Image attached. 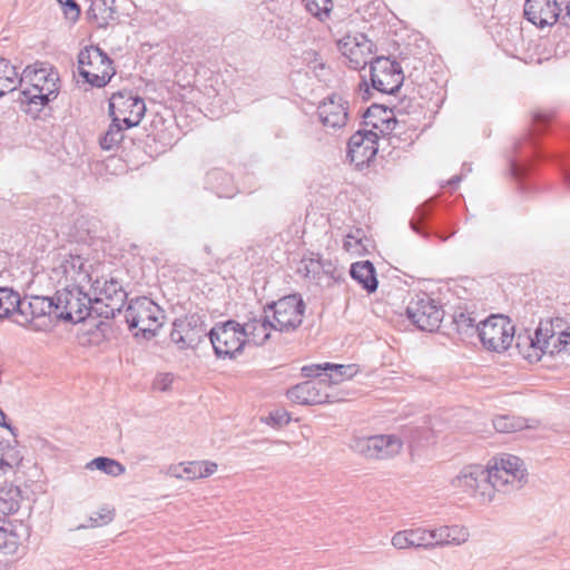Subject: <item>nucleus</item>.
I'll return each instance as SVG.
<instances>
[{
    "mask_svg": "<svg viewBox=\"0 0 570 570\" xmlns=\"http://www.w3.org/2000/svg\"><path fill=\"white\" fill-rule=\"evenodd\" d=\"M106 266L99 262L85 258L79 254L60 255L50 271L49 277L62 287L90 289L94 277L102 276Z\"/></svg>",
    "mask_w": 570,
    "mask_h": 570,
    "instance_id": "1",
    "label": "nucleus"
},
{
    "mask_svg": "<svg viewBox=\"0 0 570 570\" xmlns=\"http://www.w3.org/2000/svg\"><path fill=\"white\" fill-rule=\"evenodd\" d=\"M59 81V73L51 65L36 62L33 66H28L19 78V83H28V87L20 94L21 104L35 105L40 108L47 106L57 98Z\"/></svg>",
    "mask_w": 570,
    "mask_h": 570,
    "instance_id": "2",
    "label": "nucleus"
},
{
    "mask_svg": "<svg viewBox=\"0 0 570 570\" xmlns=\"http://www.w3.org/2000/svg\"><path fill=\"white\" fill-rule=\"evenodd\" d=\"M125 321L135 336L151 338L164 323V311L148 297L131 299L122 309Z\"/></svg>",
    "mask_w": 570,
    "mask_h": 570,
    "instance_id": "3",
    "label": "nucleus"
},
{
    "mask_svg": "<svg viewBox=\"0 0 570 570\" xmlns=\"http://www.w3.org/2000/svg\"><path fill=\"white\" fill-rule=\"evenodd\" d=\"M455 493L465 494L482 504L493 501V485L489 481L487 469L480 464L465 465L451 479Z\"/></svg>",
    "mask_w": 570,
    "mask_h": 570,
    "instance_id": "4",
    "label": "nucleus"
},
{
    "mask_svg": "<svg viewBox=\"0 0 570 570\" xmlns=\"http://www.w3.org/2000/svg\"><path fill=\"white\" fill-rule=\"evenodd\" d=\"M79 75L91 86L105 87L115 76L112 60L97 46H87L78 53Z\"/></svg>",
    "mask_w": 570,
    "mask_h": 570,
    "instance_id": "5",
    "label": "nucleus"
},
{
    "mask_svg": "<svg viewBox=\"0 0 570 570\" xmlns=\"http://www.w3.org/2000/svg\"><path fill=\"white\" fill-rule=\"evenodd\" d=\"M90 285L88 295L91 296L92 303L105 305V309L99 311L100 315L114 318L116 314H122L127 293L117 278L107 277L102 269V276L94 277Z\"/></svg>",
    "mask_w": 570,
    "mask_h": 570,
    "instance_id": "6",
    "label": "nucleus"
},
{
    "mask_svg": "<svg viewBox=\"0 0 570 570\" xmlns=\"http://www.w3.org/2000/svg\"><path fill=\"white\" fill-rule=\"evenodd\" d=\"M485 469L493 485V497L497 491L510 492L520 489L525 479L523 462L515 455L504 454Z\"/></svg>",
    "mask_w": 570,
    "mask_h": 570,
    "instance_id": "7",
    "label": "nucleus"
},
{
    "mask_svg": "<svg viewBox=\"0 0 570 570\" xmlns=\"http://www.w3.org/2000/svg\"><path fill=\"white\" fill-rule=\"evenodd\" d=\"M89 291L79 287H62L53 298L55 315L72 323H79L89 315L92 303Z\"/></svg>",
    "mask_w": 570,
    "mask_h": 570,
    "instance_id": "8",
    "label": "nucleus"
},
{
    "mask_svg": "<svg viewBox=\"0 0 570 570\" xmlns=\"http://www.w3.org/2000/svg\"><path fill=\"white\" fill-rule=\"evenodd\" d=\"M52 314H55L53 298L45 296H32L29 299L20 298L14 323L42 332L52 326Z\"/></svg>",
    "mask_w": 570,
    "mask_h": 570,
    "instance_id": "9",
    "label": "nucleus"
},
{
    "mask_svg": "<svg viewBox=\"0 0 570 570\" xmlns=\"http://www.w3.org/2000/svg\"><path fill=\"white\" fill-rule=\"evenodd\" d=\"M485 348L494 352L508 350L514 338V325L504 315H491L476 326Z\"/></svg>",
    "mask_w": 570,
    "mask_h": 570,
    "instance_id": "10",
    "label": "nucleus"
},
{
    "mask_svg": "<svg viewBox=\"0 0 570 570\" xmlns=\"http://www.w3.org/2000/svg\"><path fill=\"white\" fill-rule=\"evenodd\" d=\"M209 340L214 352L219 358H234L243 352L246 344L240 324L235 321H227L213 327Z\"/></svg>",
    "mask_w": 570,
    "mask_h": 570,
    "instance_id": "11",
    "label": "nucleus"
},
{
    "mask_svg": "<svg viewBox=\"0 0 570 570\" xmlns=\"http://www.w3.org/2000/svg\"><path fill=\"white\" fill-rule=\"evenodd\" d=\"M266 309L275 331L289 332L302 324L305 305L298 295L293 294L274 302Z\"/></svg>",
    "mask_w": 570,
    "mask_h": 570,
    "instance_id": "12",
    "label": "nucleus"
},
{
    "mask_svg": "<svg viewBox=\"0 0 570 570\" xmlns=\"http://www.w3.org/2000/svg\"><path fill=\"white\" fill-rule=\"evenodd\" d=\"M407 318L420 330L433 332L439 328L444 312L428 294L415 295L406 307Z\"/></svg>",
    "mask_w": 570,
    "mask_h": 570,
    "instance_id": "13",
    "label": "nucleus"
},
{
    "mask_svg": "<svg viewBox=\"0 0 570 570\" xmlns=\"http://www.w3.org/2000/svg\"><path fill=\"white\" fill-rule=\"evenodd\" d=\"M370 79L373 89L391 95L400 89L404 76L399 62L386 57H377L371 61Z\"/></svg>",
    "mask_w": 570,
    "mask_h": 570,
    "instance_id": "14",
    "label": "nucleus"
},
{
    "mask_svg": "<svg viewBox=\"0 0 570 570\" xmlns=\"http://www.w3.org/2000/svg\"><path fill=\"white\" fill-rule=\"evenodd\" d=\"M109 110L114 121H122L127 128L137 126L146 111L145 101L131 91L112 94Z\"/></svg>",
    "mask_w": 570,
    "mask_h": 570,
    "instance_id": "15",
    "label": "nucleus"
},
{
    "mask_svg": "<svg viewBox=\"0 0 570 570\" xmlns=\"http://www.w3.org/2000/svg\"><path fill=\"white\" fill-rule=\"evenodd\" d=\"M297 273L305 279L324 286H331L342 278L335 263L316 253H309L301 259Z\"/></svg>",
    "mask_w": 570,
    "mask_h": 570,
    "instance_id": "16",
    "label": "nucleus"
},
{
    "mask_svg": "<svg viewBox=\"0 0 570 570\" xmlns=\"http://www.w3.org/2000/svg\"><path fill=\"white\" fill-rule=\"evenodd\" d=\"M206 335L203 317L190 314L174 321L170 340L179 350H187L195 348Z\"/></svg>",
    "mask_w": 570,
    "mask_h": 570,
    "instance_id": "17",
    "label": "nucleus"
},
{
    "mask_svg": "<svg viewBox=\"0 0 570 570\" xmlns=\"http://www.w3.org/2000/svg\"><path fill=\"white\" fill-rule=\"evenodd\" d=\"M337 46L352 69H363L374 60V43L364 33L347 35L338 40Z\"/></svg>",
    "mask_w": 570,
    "mask_h": 570,
    "instance_id": "18",
    "label": "nucleus"
},
{
    "mask_svg": "<svg viewBox=\"0 0 570 570\" xmlns=\"http://www.w3.org/2000/svg\"><path fill=\"white\" fill-rule=\"evenodd\" d=\"M327 390L326 380L306 381L289 389L287 397L303 405L330 403L332 400Z\"/></svg>",
    "mask_w": 570,
    "mask_h": 570,
    "instance_id": "19",
    "label": "nucleus"
},
{
    "mask_svg": "<svg viewBox=\"0 0 570 570\" xmlns=\"http://www.w3.org/2000/svg\"><path fill=\"white\" fill-rule=\"evenodd\" d=\"M379 135L375 131H357L348 140L347 155L352 163L362 166L370 161L377 153L376 139Z\"/></svg>",
    "mask_w": 570,
    "mask_h": 570,
    "instance_id": "20",
    "label": "nucleus"
},
{
    "mask_svg": "<svg viewBox=\"0 0 570 570\" xmlns=\"http://www.w3.org/2000/svg\"><path fill=\"white\" fill-rule=\"evenodd\" d=\"M560 12L557 0H527L524 3L525 19L540 28L556 23Z\"/></svg>",
    "mask_w": 570,
    "mask_h": 570,
    "instance_id": "21",
    "label": "nucleus"
},
{
    "mask_svg": "<svg viewBox=\"0 0 570 570\" xmlns=\"http://www.w3.org/2000/svg\"><path fill=\"white\" fill-rule=\"evenodd\" d=\"M217 468V463L213 461H188L169 465L166 474L177 480L194 481L213 475Z\"/></svg>",
    "mask_w": 570,
    "mask_h": 570,
    "instance_id": "22",
    "label": "nucleus"
},
{
    "mask_svg": "<svg viewBox=\"0 0 570 570\" xmlns=\"http://www.w3.org/2000/svg\"><path fill=\"white\" fill-rule=\"evenodd\" d=\"M318 118L323 126L337 129L346 125L347 102L340 96L333 95L318 106Z\"/></svg>",
    "mask_w": 570,
    "mask_h": 570,
    "instance_id": "23",
    "label": "nucleus"
},
{
    "mask_svg": "<svg viewBox=\"0 0 570 570\" xmlns=\"http://www.w3.org/2000/svg\"><path fill=\"white\" fill-rule=\"evenodd\" d=\"M240 330L246 342H253L256 345L264 344L269 338L272 330H274L268 311H264V316L252 318L240 325Z\"/></svg>",
    "mask_w": 570,
    "mask_h": 570,
    "instance_id": "24",
    "label": "nucleus"
},
{
    "mask_svg": "<svg viewBox=\"0 0 570 570\" xmlns=\"http://www.w3.org/2000/svg\"><path fill=\"white\" fill-rule=\"evenodd\" d=\"M425 528L417 527L395 532L392 535L391 544L397 550L423 549L426 550Z\"/></svg>",
    "mask_w": 570,
    "mask_h": 570,
    "instance_id": "25",
    "label": "nucleus"
},
{
    "mask_svg": "<svg viewBox=\"0 0 570 570\" xmlns=\"http://www.w3.org/2000/svg\"><path fill=\"white\" fill-rule=\"evenodd\" d=\"M366 125L380 131L381 135H389L396 127V119L393 111L379 105L370 107L364 115Z\"/></svg>",
    "mask_w": 570,
    "mask_h": 570,
    "instance_id": "26",
    "label": "nucleus"
},
{
    "mask_svg": "<svg viewBox=\"0 0 570 570\" xmlns=\"http://www.w3.org/2000/svg\"><path fill=\"white\" fill-rule=\"evenodd\" d=\"M351 276L363 286L368 293L377 288L375 268L368 261L356 262L351 266Z\"/></svg>",
    "mask_w": 570,
    "mask_h": 570,
    "instance_id": "27",
    "label": "nucleus"
},
{
    "mask_svg": "<svg viewBox=\"0 0 570 570\" xmlns=\"http://www.w3.org/2000/svg\"><path fill=\"white\" fill-rule=\"evenodd\" d=\"M21 525H17L12 522H6L0 525V552L7 556H13L18 552L21 544V535L19 529Z\"/></svg>",
    "mask_w": 570,
    "mask_h": 570,
    "instance_id": "28",
    "label": "nucleus"
},
{
    "mask_svg": "<svg viewBox=\"0 0 570 570\" xmlns=\"http://www.w3.org/2000/svg\"><path fill=\"white\" fill-rule=\"evenodd\" d=\"M375 459L384 460L397 455L403 446L402 440L394 434L374 435Z\"/></svg>",
    "mask_w": 570,
    "mask_h": 570,
    "instance_id": "29",
    "label": "nucleus"
},
{
    "mask_svg": "<svg viewBox=\"0 0 570 570\" xmlns=\"http://www.w3.org/2000/svg\"><path fill=\"white\" fill-rule=\"evenodd\" d=\"M327 372L325 373L326 383L328 389L331 385H336L345 380L354 377L358 373V366L356 364H333L326 363Z\"/></svg>",
    "mask_w": 570,
    "mask_h": 570,
    "instance_id": "30",
    "label": "nucleus"
},
{
    "mask_svg": "<svg viewBox=\"0 0 570 570\" xmlns=\"http://www.w3.org/2000/svg\"><path fill=\"white\" fill-rule=\"evenodd\" d=\"M556 333L552 321H541L534 332V336L528 337L530 346L546 354Z\"/></svg>",
    "mask_w": 570,
    "mask_h": 570,
    "instance_id": "31",
    "label": "nucleus"
},
{
    "mask_svg": "<svg viewBox=\"0 0 570 570\" xmlns=\"http://www.w3.org/2000/svg\"><path fill=\"white\" fill-rule=\"evenodd\" d=\"M22 454L17 444L0 442V470L3 473L12 471L20 465Z\"/></svg>",
    "mask_w": 570,
    "mask_h": 570,
    "instance_id": "32",
    "label": "nucleus"
},
{
    "mask_svg": "<svg viewBox=\"0 0 570 570\" xmlns=\"http://www.w3.org/2000/svg\"><path fill=\"white\" fill-rule=\"evenodd\" d=\"M20 303V294L10 287H0V318L16 316Z\"/></svg>",
    "mask_w": 570,
    "mask_h": 570,
    "instance_id": "33",
    "label": "nucleus"
},
{
    "mask_svg": "<svg viewBox=\"0 0 570 570\" xmlns=\"http://www.w3.org/2000/svg\"><path fill=\"white\" fill-rule=\"evenodd\" d=\"M21 491L16 485H4L0 489V513L12 514L19 510Z\"/></svg>",
    "mask_w": 570,
    "mask_h": 570,
    "instance_id": "34",
    "label": "nucleus"
},
{
    "mask_svg": "<svg viewBox=\"0 0 570 570\" xmlns=\"http://www.w3.org/2000/svg\"><path fill=\"white\" fill-rule=\"evenodd\" d=\"M19 83V75L9 60L0 58V97L11 92Z\"/></svg>",
    "mask_w": 570,
    "mask_h": 570,
    "instance_id": "35",
    "label": "nucleus"
},
{
    "mask_svg": "<svg viewBox=\"0 0 570 570\" xmlns=\"http://www.w3.org/2000/svg\"><path fill=\"white\" fill-rule=\"evenodd\" d=\"M87 470H99L107 475L110 476H119L126 472V468L119 461L107 458V456H98L92 459L86 464Z\"/></svg>",
    "mask_w": 570,
    "mask_h": 570,
    "instance_id": "36",
    "label": "nucleus"
},
{
    "mask_svg": "<svg viewBox=\"0 0 570 570\" xmlns=\"http://www.w3.org/2000/svg\"><path fill=\"white\" fill-rule=\"evenodd\" d=\"M208 183L213 186L219 197H232L235 194L232 177L220 170H214L208 174Z\"/></svg>",
    "mask_w": 570,
    "mask_h": 570,
    "instance_id": "37",
    "label": "nucleus"
},
{
    "mask_svg": "<svg viewBox=\"0 0 570 570\" xmlns=\"http://www.w3.org/2000/svg\"><path fill=\"white\" fill-rule=\"evenodd\" d=\"M350 449L367 459H375L374 435L354 436L350 442Z\"/></svg>",
    "mask_w": 570,
    "mask_h": 570,
    "instance_id": "38",
    "label": "nucleus"
},
{
    "mask_svg": "<svg viewBox=\"0 0 570 570\" xmlns=\"http://www.w3.org/2000/svg\"><path fill=\"white\" fill-rule=\"evenodd\" d=\"M446 547H460L469 541V529L461 524H445Z\"/></svg>",
    "mask_w": 570,
    "mask_h": 570,
    "instance_id": "39",
    "label": "nucleus"
},
{
    "mask_svg": "<svg viewBox=\"0 0 570 570\" xmlns=\"http://www.w3.org/2000/svg\"><path fill=\"white\" fill-rule=\"evenodd\" d=\"M121 121H114L109 125L107 131L100 138L99 142L102 149L110 150L117 146L124 138Z\"/></svg>",
    "mask_w": 570,
    "mask_h": 570,
    "instance_id": "40",
    "label": "nucleus"
},
{
    "mask_svg": "<svg viewBox=\"0 0 570 570\" xmlns=\"http://www.w3.org/2000/svg\"><path fill=\"white\" fill-rule=\"evenodd\" d=\"M493 426L500 433H512L522 430L525 423L521 417L500 415L493 420Z\"/></svg>",
    "mask_w": 570,
    "mask_h": 570,
    "instance_id": "41",
    "label": "nucleus"
},
{
    "mask_svg": "<svg viewBox=\"0 0 570 570\" xmlns=\"http://www.w3.org/2000/svg\"><path fill=\"white\" fill-rule=\"evenodd\" d=\"M445 524L438 525L434 528H425V537H426V550L431 551L436 548L446 547V534Z\"/></svg>",
    "mask_w": 570,
    "mask_h": 570,
    "instance_id": "42",
    "label": "nucleus"
},
{
    "mask_svg": "<svg viewBox=\"0 0 570 570\" xmlns=\"http://www.w3.org/2000/svg\"><path fill=\"white\" fill-rule=\"evenodd\" d=\"M561 352H570V333L566 331L554 334L546 354L554 355Z\"/></svg>",
    "mask_w": 570,
    "mask_h": 570,
    "instance_id": "43",
    "label": "nucleus"
},
{
    "mask_svg": "<svg viewBox=\"0 0 570 570\" xmlns=\"http://www.w3.org/2000/svg\"><path fill=\"white\" fill-rule=\"evenodd\" d=\"M305 7L313 16L327 14L332 8V0H304Z\"/></svg>",
    "mask_w": 570,
    "mask_h": 570,
    "instance_id": "44",
    "label": "nucleus"
},
{
    "mask_svg": "<svg viewBox=\"0 0 570 570\" xmlns=\"http://www.w3.org/2000/svg\"><path fill=\"white\" fill-rule=\"evenodd\" d=\"M114 510L109 508H101L92 513L90 521L94 527H101L108 524L114 519Z\"/></svg>",
    "mask_w": 570,
    "mask_h": 570,
    "instance_id": "45",
    "label": "nucleus"
},
{
    "mask_svg": "<svg viewBox=\"0 0 570 570\" xmlns=\"http://www.w3.org/2000/svg\"><path fill=\"white\" fill-rule=\"evenodd\" d=\"M174 376L170 373H160L156 375L153 382V389L159 392H166L170 389Z\"/></svg>",
    "mask_w": 570,
    "mask_h": 570,
    "instance_id": "46",
    "label": "nucleus"
},
{
    "mask_svg": "<svg viewBox=\"0 0 570 570\" xmlns=\"http://www.w3.org/2000/svg\"><path fill=\"white\" fill-rule=\"evenodd\" d=\"M326 372H327L326 363L305 365L302 367V375L304 377L323 379V377H325Z\"/></svg>",
    "mask_w": 570,
    "mask_h": 570,
    "instance_id": "47",
    "label": "nucleus"
},
{
    "mask_svg": "<svg viewBox=\"0 0 570 570\" xmlns=\"http://www.w3.org/2000/svg\"><path fill=\"white\" fill-rule=\"evenodd\" d=\"M429 215V212L428 209L425 208V206H420L414 216L412 217L411 222H410V225H411V228L417 233V234H421V223L428 217Z\"/></svg>",
    "mask_w": 570,
    "mask_h": 570,
    "instance_id": "48",
    "label": "nucleus"
},
{
    "mask_svg": "<svg viewBox=\"0 0 570 570\" xmlns=\"http://www.w3.org/2000/svg\"><path fill=\"white\" fill-rule=\"evenodd\" d=\"M58 2L65 7V13L69 19H78L80 14V8L75 0H58Z\"/></svg>",
    "mask_w": 570,
    "mask_h": 570,
    "instance_id": "49",
    "label": "nucleus"
},
{
    "mask_svg": "<svg viewBox=\"0 0 570 570\" xmlns=\"http://www.w3.org/2000/svg\"><path fill=\"white\" fill-rule=\"evenodd\" d=\"M458 326L460 328H463V327H474V318H472L471 316H468L463 313H461L458 318L455 320Z\"/></svg>",
    "mask_w": 570,
    "mask_h": 570,
    "instance_id": "50",
    "label": "nucleus"
},
{
    "mask_svg": "<svg viewBox=\"0 0 570 570\" xmlns=\"http://www.w3.org/2000/svg\"><path fill=\"white\" fill-rule=\"evenodd\" d=\"M357 244V240L354 239L352 236H347L344 240V248L350 252L354 248V245Z\"/></svg>",
    "mask_w": 570,
    "mask_h": 570,
    "instance_id": "51",
    "label": "nucleus"
},
{
    "mask_svg": "<svg viewBox=\"0 0 570 570\" xmlns=\"http://www.w3.org/2000/svg\"><path fill=\"white\" fill-rule=\"evenodd\" d=\"M0 425L7 428L14 435L13 428L9 423L6 422V414L3 413V411L1 409H0Z\"/></svg>",
    "mask_w": 570,
    "mask_h": 570,
    "instance_id": "52",
    "label": "nucleus"
},
{
    "mask_svg": "<svg viewBox=\"0 0 570 570\" xmlns=\"http://www.w3.org/2000/svg\"><path fill=\"white\" fill-rule=\"evenodd\" d=\"M561 20L564 24L570 26V0L566 7V13L561 17Z\"/></svg>",
    "mask_w": 570,
    "mask_h": 570,
    "instance_id": "53",
    "label": "nucleus"
},
{
    "mask_svg": "<svg viewBox=\"0 0 570 570\" xmlns=\"http://www.w3.org/2000/svg\"><path fill=\"white\" fill-rule=\"evenodd\" d=\"M534 121H537V122L546 121V115H543V114H535L534 115Z\"/></svg>",
    "mask_w": 570,
    "mask_h": 570,
    "instance_id": "54",
    "label": "nucleus"
},
{
    "mask_svg": "<svg viewBox=\"0 0 570 570\" xmlns=\"http://www.w3.org/2000/svg\"><path fill=\"white\" fill-rule=\"evenodd\" d=\"M512 171L515 177L521 175V169L517 165L513 166Z\"/></svg>",
    "mask_w": 570,
    "mask_h": 570,
    "instance_id": "55",
    "label": "nucleus"
},
{
    "mask_svg": "<svg viewBox=\"0 0 570 570\" xmlns=\"http://www.w3.org/2000/svg\"><path fill=\"white\" fill-rule=\"evenodd\" d=\"M460 179H461V178H460L459 176H455V177H453V178H451V179L449 180V184H451V185H453V184H458V183L460 181Z\"/></svg>",
    "mask_w": 570,
    "mask_h": 570,
    "instance_id": "56",
    "label": "nucleus"
},
{
    "mask_svg": "<svg viewBox=\"0 0 570 570\" xmlns=\"http://www.w3.org/2000/svg\"><path fill=\"white\" fill-rule=\"evenodd\" d=\"M109 10V13L107 17H104V20H106L107 18H111L112 17V10L111 9H108Z\"/></svg>",
    "mask_w": 570,
    "mask_h": 570,
    "instance_id": "57",
    "label": "nucleus"
}]
</instances>
